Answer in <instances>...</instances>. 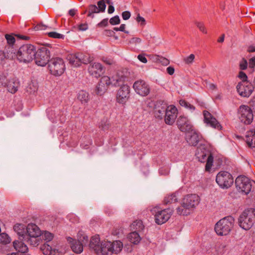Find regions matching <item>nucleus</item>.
Wrapping results in <instances>:
<instances>
[{
  "label": "nucleus",
  "mask_w": 255,
  "mask_h": 255,
  "mask_svg": "<svg viewBox=\"0 0 255 255\" xmlns=\"http://www.w3.org/2000/svg\"><path fill=\"white\" fill-rule=\"evenodd\" d=\"M200 200L199 196L196 194L186 195L182 200L181 206L176 209L177 214L183 216L189 215L191 210L199 204Z\"/></svg>",
  "instance_id": "1"
},
{
  "label": "nucleus",
  "mask_w": 255,
  "mask_h": 255,
  "mask_svg": "<svg viewBox=\"0 0 255 255\" xmlns=\"http://www.w3.org/2000/svg\"><path fill=\"white\" fill-rule=\"evenodd\" d=\"M123 244L120 241H116L113 242L109 241L102 242L100 244V247L96 254L98 255H112L113 254H118L122 250Z\"/></svg>",
  "instance_id": "2"
},
{
  "label": "nucleus",
  "mask_w": 255,
  "mask_h": 255,
  "mask_svg": "<svg viewBox=\"0 0 255 255\" xmlns=\"http://www.w3.org/2000/svg\"><path fill=\"white\" fill-rule=\"evenodd\" d=\"M234 218L230 216L222 218L215 224V232L220 236L229 235L234 227Z\"/></svg>",
  "instance_id": "3"
},
{
  "label": "nucleus",
  "mask_w": 255,
  "mask_h": 255,
  "mask_svg": "<svg viewBox=\"0 0 255 255\" xmlns=\"http://www.w3.org/2000/svg\"><path fill=\"white\" fill-rule=\"evenodd\" d=\"M239 226L245 230H250L255 223V209L245 210L238 219Z\"/></svg>",
  "instance_id": "4"
},
{
  "label": "nucleus",
  "mask_w": 255,
  "mask_h": 255,
  "mask_svg": "<svg viewBox=\"0 0 255 255\" xmlns=\"http://www.w3.org/2000/svg\"><path fill=\"white\" fill-rule=\"evenodd\" d=\"M35 50L36 48L33 45H23L16 52V58L19 62L29 63L33 59Z\"/></svg>",
  "instance_id": "5"
},
{
  "label": "nucleus",
  "mask_w": 255,
  "mask_h": 255,
  "mask_svg": "<svg viewBox=\"0 0 255 255\" xmlns=\"http://www.w3.org/2000/svg\"><path fill=\"white\" fill-rule=\"evenodd\" d=\"M195 155L198 161L201 162H206L205 165V170L210 171L213 163V156L204 147L200 146L197 148Z\"/></svg>",
  "instance_id": "6"
},
{
  "label": "nucleus",
  "mask_w": 255,
  "mask_h": 255,
  "mask_svg": "<svg viewBox=\"0 0 255 255\" xmlns=\"http://www.w3.org/2000/svg\"><path fill=\"white\" fill-rule=\"evenodd\" d=\"M152 215L154 216L155 222L158 225H161L167 222L173 213V210L169 208L161 209L158 206L150 209Z\"/></svg>",
  "instance_id": "7"
},
{
  "label": "nucleus",
  "mask_w": 255,
  "mask_h": 255,
  "mask_svg": "<svg viewBox=\"0 0 255 255\" xmlns=\"http://www.w3.org/2000/svg\"><path fill=\"white\" fill-rule=\"evenodd\" d=\"M48 68L52 74L60 76L65 69V65L62 58H53L48 62Z\"/></svg>",
  "instance_id": "8"
},
{
  "label": "nucleus",
  "mask_w": 255,
  "mask_h": 255,
  "mask_svg": "<svg viewBox=\"0 0 255 255\" xmlns=\"http://www.w3.org/2000/svg\"><path fill=\"white\" fill-rule=\"evenodd\" d=\"M252 181L247 177L243 175L239 176L235 180V184L238 190L244 193L248 194L251 191L252 187ZM253 182L255 183L254 181Z\"/></svg>",
  "instance_id": "9"
},
{
  "label": "nucleus",
  "mask_w": 255,
  "mask_h": 255,
  "mask_svg": "<svg viewBox=\"0 0 255 255\" xmlns=\"http://www.w3.org/2000/svg\"><path fill=\"white\" fill-rule=\"evenodd\" d=\"M35 62L40 66H45L50 61V51L46 47H41L35 51L34 55Z\"/></svg>",
  "instance_id": "10"
},
{
  "label": "nucleus",
  "mask_w": 255,
  "mask_h": 255,
  "mask_svg": "<svg viewBox=\"0 0 255 255\" xmlns=\"http://www.w3.org/2000/svg\"><path fill=\"white\" fill-rule=\"evenodd\" d=\"M238 117L240 121L246 125L250 124L253 120L254 115L252 109L248 106L242 105L238 109Z\"/></svg>",
  "instance_id": "11"
},
{
  "label": "nucleus",
  "mask_w": 255,
  "mask_h": 255,
  "mask_svg": "<svg viewBox=\"0 0 255 255\" xmlns=\"http://www.w3.org/2000/svg\"><path fill=\"white\" fill-rule=\"evenodd\" d=\"M216 181L219 186L223 189L229 188L234 182L232 175L225 171H220L217 174Z\"/></svg>",
  "instance_id": "12"
},
{
  "label": "nucleus",
  "mask_w": 255,
  "mask_h": 255,
  "mask_svg": "<svg viewBox=\"0 0 255 255\" xmlns=\"http://www.w3.org/2000/svg\"><path fill=\"white\" fill-rule=\"evenodd\" d=\"M129 87L127 85H122L117 92V102L120 104H126L129 98Z\"/></svg>",
  "instance_id": "13"
},
{
  "label": "nucleus",
  "mask_w": 255,
  "mask_h": 255,
  "mask_svg": "<svg viewBox=\"0 0 255 255\" xmlns=\"http://www.w3.org/2000/svg\"><path fill=\"white\" fill-rule=\"evenodd\" d=\"M133 88L137 94L143 97L148 95L150 92L149 85L142 80L135 81L133 83Z\"/></svg>",
  "instance_id": "14"
},
{
  "label": "nucleus",
  "mask_w": 255,
  "mask_h": 255,
  "mask_svg": "<svg viewBox=\"0 0 255 255\" xmlns=\"http://www.w3.org/2000/svg\"><path fill=\"white\" fill-rule=\"evenodd\" d=\"M236 88L239 94L243 97H250L254 90V87L251 82L239 83Z\"/></svg>",
  "instance_id": "15"
},
{
  "label": "nucleus",
  "mask_w": 255,
  "mask_h": 255,
  "mask_svg": "<svg viewBox=\"0 0 255 255\" xmlns=\"http://www.w3.org/2000/svg\"><path fill=\"white\" fill-rule=\"evenodd\" d=\"M177 114V109L174 106H168L164 117L165 124L168 125H172L175 122Z\"/></svg>",
  "instance_id": "16"
},
{
  "label": "nucleus",
  "mask_w": 255,
  "mask_h": 255,
  "mask_svg": "<svg viewBox=\"0 0 255 255\" xmlns=\"http://www.w3.org/2000/svg\"><path fill=\"white\" fill-rule=\"evenodd\" d=\"M204 122L207 126L219 130H221L222 126L211 113L207 111H203Z\"/></svg>",
  "instance_id": "17"
},
{
  "label": "nucleus",
  "mask_w": 255,
  "mask_h": 255,
  "mask_svg": "<svg viewBox=\"0 0 255 255\" xmlns=\"http://www.w3.org/2000/svg\"><path fill=\"white\" fill-rule=\"evenodd\" d=\"M88 71L91 76L98 78L104 72V67L99 62L91 63L88 66Z\"/></svg>",
  "instance_id": "18"
},
{
  "label": "nucleus",
  "mask_w": 255,
  "mask_h": 255,
  "mask_svg": "<svg viewBox=\"0 0 255 255\" xmlns=\"http://www.w3.org/2000/svg\"><path fill=\"white\" fill-rule=\"evenodd\" d=\"M177 125L180 131L185 133L193 129L190 121L186 117L184 116H180L178 118Z\"/></svg>",
  "instance_id": "19"
},
{
  "label": "nucleus",
  "mask_w": 255,
  "mask_h": 255,
  "mask_svg": "<svg viewBox=\"0 0 255 255\" xmlns=\"http://www.w3.org/2000/svg\"><path fill=\"white\" fill-rule=\"evenodd\" d=\"M109 77L107 76H103L95 88V92L96 94L100 96L103 95L109 86Z\"/></svg>",
  "instance_id": "20"
},
{
  "label": "nucleus",
  "mask_w": 255,
  "mask_h": 255,
  "mask_svg": "<svg viewBox=\"0 0 255 255\" xmlns=\"http://www.w3.org/2000/svg\"><path fill=\"white\" fill-rule=\"evenodd\" d=\"M201 138V135L194 129L186 132V140L189 144L196 146Z\"/></svg>",
  "instance_id": "21"
},
{
  "label": "nucleus",
  "mask_w": 255,
  "mask_h": 255,
  "mask_svg": "<svg viewBox=\"0 0 255 255\" xmlns=\"http://www.w3.org/2000/svg\"><path fill=\"white\" fill-rule=\"evenodd\" d=\"M26 233L25 235V238H27L29 236L33 237H39L41 235V231L39 227L34 224H29L27 225L26 228Z\"/></svg>",
  "instance_id": "22"
},
{
  "label": "nucleus",
  "mask_w": 255,
  "mask_h": 255,
  "mask_svg": "<svg viewBox=\"0 0 255 255\" xmlns=\"http://www.w3.org/2000/svg\"><path fill=\"white\" fill-rule=\"evenodd\" d=\"M4 86L6 87L7 91L12 94L16 93L19 87V82L16 78L9 79L5 83Z\"/></svg>",
  "instance_id": "23"
},
{
  "label": "nucleus",
  "mask_w": 255,
  "mask_h": 255,
  "mask_svg": "<svg viewBox=\"0 0 255 255\" xmlns=\"http://www.w3.org/2000/svg\"><path fill=\"white\" fill-rule=\"evenodd\" d=\"M67 240L71 244V249L74 252L80 254L83 251L84 244L80 241H76L71 237H68Z\"/></svg>",
  "instance_id": "24"
},
{
  "label": "nucleus",
  "mask_w": 255,
  "mask_h": 255,
  "mask_svg": "<svg viewBox=\"0 0 255 255\" xmlns=\"http://www.w3.org/2000/svg\"><path fill=\"white\" fill-rule=\"evenodd\" d=\"M126 77L119 73H117L115 75L109 77V86H119L122 85L125 81Z\"/></svg>",
  "instance_id": "25"
},
{
  "label": "nucleus",
  "mask_w": 255,
  "mask_h": 255,
  "mask_svg": "<svg viewBox=\"0 0 255 255\" xmlns=\"http://www.w3.org/2000/svg\"><path fill=\"white\" fill-rule=\"evenodd\" d=\"M246 138L248 145L255 152V129L248 131L246 135Z\"/></svg>",
  "instance_id": "26"
},
{
  "label": "nucleus",
  "mask_w": 255,
  "mask_h": 255,
  "mask_svg": "<svg viewBox=\"0 0 255 255\" xmlns=\"http://www.w3.org/2000/svg\"><path fill=\"white\" fill-rule=\"evenodd\" d=\"M167 109V107L165 105L158 106L157 104L154 109L155 117L157 118L162 119L165 116Z\"/></svg>",
  "instance_id": "27"
},
{
  "label": "nucleus",
  "mask_w": 255,
  "mask_h": 255,
  "mask_svg": "<svg viewBox=\"0 0 255 255\" xmlns=\"http://www.w3.org/2000/svg\"><path fill=\"white\" fill-rule=\"evenodd\" d=\"M23 241H15L13 242L14 249L19 253H25L28 250L27 246L23 242Z\"/></svg>",
  "instance_id": "28"
},
{
  "label": "nucleus",
  "mask_w": 255,
  "mask_h": 255,
  "mask_svg": "<svg viewBox=\"0 0 255 255\" xmlns=\"http://www.w3.org/2000/svg\"><path fill=\"white\" fill-rule=\"evenodd\" d=\"M14 231L17 233L19 236V240H23V237L26 233L25 226L22 224H16L13 227Z\"/></svg>",
  "instance_id": "29"
},
{
  "label": "nucleus",
  "mask_w": 255,
  "mask_h": 255,
  "mask_svg": "<svg viewBox=\"0 0 255 255\" xmlns=\"http://www.w3.org/2000/svg\"><path fill=\"white\" fill-rule=\"evenodd\" d=\"M77 99L82 105H87L90 100L89 94L88 92L81 90L78 94Z\"/></svg>",
  "instance_id": "30"
},
{
  "label": "nucleus",
  "mask_w": 255,
  "mask_h": 255,
  "mask_svg": "<svg viewBox=\"0 0 255 255\" xmlns=\"http://www.w3.org/2000/svg\"><path fill=\"white\" fill-rule=\"evenodd\" d=\"M100 240L99 236H94L91 238L89 246L96 253L100 247Z\"/></svg>",
  "instance_id": "31"
},
{
  "label": "nucleus",
  "mask_w": 255,
  "mask_h": 255,
  "mask_svg": "<svg viewBox=\"0 0 255 255\" xmlns=\"http://www.w3.org/2000/svg\"><path fill=\"white\" fill-rule=\"evenodd\" d=\"M79 57L80 65L82 63L87 64L90 63L93 60V57H91L89 54H84L83 53H78Z\"/></svg>",
  "instance_id": "32"
},
{
  "label": "nucleus",
  "mask_w": 255,
  "mask_h": 255,
  "mask_svg": "<svg viewBox=\"0 0 255 255\" xmlns=\"http://www.w3.org/2000/svg\"><path fill=\"white\" fill-rule=\"evenodd\" d=\"M67 59L69 61V63L74 67L80 66L78 53L68 55L67 57Z\"/></svg>",
  "instance_id": "33"
},
{
  "label": "nucleus",
  "mask_w": 255,
  "mask_h": 255,
  "mask_svg": "<svg viewBox=\"0 0 255 255\" xmlns=\"http://www.w3.org/2000/svg\"><path fill=\"white\" fill-rule=\"evenodd\" d=\"M129 241L133 244H137L141 240V238L138 233L136 231H133L129 233L128 235Z\"/></svg>",
  "instance_id": "34"
},
{
  "label": "nucleus",
  "mask_w": 255,
  "mask_h": 255,
  "mask_svg": "<svg viewBox=\"0 0 255 255\" xmlns=\"http://www.w3.org/2000/svg\"><path fill=\"white\" fill-rule=\"evenodd\" d=\"M41 249L44 255H54L53 254L56 252V249H52V247L47 243L44 244L41 247Z\"/></svg>",
  "instance_id": "35"
},
{
  "label": "nucleus",
  "mask_w": 255,
  "mask_h": 255,
  "mask_svg": "<svg viewBox=\"0 0 255 255\" xmlns=\"http://www.w3.org/2000/svg\"><path fill=\"white\" fill-rule=\"evenodd\" d=\"M131 229L134 230V231L140 232L144 229V226L141 220L134 221L130 226Z\"/></svg>",
  "instance_id": "36"
},
{
  "label": "nucleus",
  "mask_w": 255,
  "mask_h": 255,
  "mask_svg": "<svg viewBox=\"0 0 255 255\" xmlns=\"http://www.w3.org/2000/svg\"><path fill=\"white\" fill-rule=\"evenodd\" d=\"M38 237H33V236H29L27 238L23 237L22 241L29 243L30 245L36 247L39 245V240Z\"/></svg>",
  "instance_id": "37"
},
{
  "label": "nucleus",
  "mask_w": 255,
  "mask_h": 255,
  "mask_svg": "<svg viewBox=\"0 0 255 255\" xmlns=\"http://www.w3.org/2000/svg\"><path fill=\"white\" fill-rule=\"evenodd\" d=\"M177 201L178 198L174 193L167 195L164 200V202L165 204H171Z\"/></svg>",
  "instance_id": "38"
},
{
  "label": "nucleus",
  "mask_w": 255,
  "mask_h": 255,
  "mask_svg": "<svg viewBox=\"0 0 255 255\" xmlns=\"http://www.w3.org/2000/svg\"><path fill=\"white\" fill-rule=\"evenodd\" d=\"M142 35L148 41V44L153 43L155 42V36H152L147 30L143 31Z\"/></svg>",
  "instance_id": "39"
},
{
  "label": "nucleus",
  "mask_w": 255,
  "mask_h": 255,
  "mask_svg": "<svg viewBox=\"0 0 255 255\" xmlns=\"http://www.w3.org/2000/svg\"><path fill=\"white\" fill-rule=\"evenodd\" d=\"M179 104L181 106L185 107L186 109L191 111V112H193L195 110V107L193 105L189 103L184 100H180L179 101Z\"/></svg>",
  "instance_id": "40"
},
{
  "label": "nucleus",
  "mask_w": 255,
  "mask_h": 255,
  "mask_svg": "<svg viewBox=\"0 0 255 255\" xmlns=\"http://www.w3.org/2000/svg\"><path fill=\"white\" fill-rule=\"evenodd\" d=\"M99 128L103 130H106L109 129L110 127L109 122L107 119L104 118L102 119L99 124Z\"/></svg>",
  "instance_id": "41"
},
{
  "label": "nucleus",
  "mask_w": 255,
  "mask_h": 255,
  "mask_svg": "<svg viewBox=\"0 0 255 255\" xmlns=\"http://www.w3.org/2000/svg\"><path fill=\"white\" fill-rule=\"evenodd\" d=\"M100 10L99 8L96 5H90L89 6V13L88 16L92 18L94 17V13H99Z\"/></svg>",
  "instance_id": "42"
},
{
  "label": "nucleus",
  "mask_w": 255,
  "mask_h": 255,
  "mask_svg": "<svg viewBox=\"0 0 255 255\" xmlns=\"http://www.w3.org/2000/svg\"><path fill=\"white\" fill-rule=\"evenodd\" d=\"M10 242V239L5 233L0 234V243L7 244Z\"/></svg>",
  "instance_id": "43"
},
{
  "label": "nucleus",
  "mask_w": 255,
  "mask_h": 255,
  "mask_svg": "<svg viewBox=\"0 0 255 255\" xmlns=\"http://www.w3.org/2000/svg\"><path fill=\"white\" fill-rule=\"evenodd\" d=\"M42 237L44 240L47 241V242H49L52 240L54 235L53 234L48 231H44L42 234Z\"/></svg>",
  "instance_id": "44"
},
{
  "label": "nucleus",
  "mask_w": 255,
  "mask_h": 255,
  "mask_svg": "<svg viewBox=\"0 0 255 255\" xmlns=\"http://www.w3.org/2000/svg\"><path fill=\"white\" fill-rule=\"evenodd\" d=\"M194 59L195 55L193 54H191L183 59V62L187 65H191L193 62Z\"/></svg>",
  "instance_id": "45"
},
{
  "label": "nucleus",
  "mask_w": 255,
  "mask_h": 255,
  "mask_svg": "<svg viewBox=\"0 0 255 255\" xmlns=\"http://www.w3.org/2000/svg\"><path fill=\"white\" fill-rule=\"evenodd\" d=\"M248 63L245 58H242V60L240 61L239 67L240 69L242 70H246L248 68Z\"/></svg>",
  "instance_id": "46"
},
{
  "label": "nucleus",
  "mask_w": 255,
  "mask_h": 255,
  "mask_svg": "<svg viewBox=\"0 0 255 255\" xmlns=\"http://www.w3.org/2000/svg\"><path fill=\"white\" fill-rule=\"evenodd\" d=\"M196 25L197 27L199 28L200 31H201L204 34L207 33V30L206 27L204 25V24L201 22H196Z\"/></svg>",
  "instance_id": "47"
},
{
  "label": "nucleus",
  "mask_w": 255,
  "mask_h": 255,
  "mask_svg": "<svg viewBox=\"0 0 255 255\" xmlns=\"http://www.w3.org/2000/svg\"><path fill=\"white\" fill-rule=\"evenodd\" d=\"M5 37L6 39L7 43L9 45H12L15 43V40L14 37L12 34H5Z\"/></svg>",
  "instance_id": "48"
},
{
  "label": "nucleus",
  "mask_w": 255,
  "mask_h": 255,
  "mask_svg": "<svg viewBox=\"0 0 255 255\" xmlns=\"http://www.w3.org/2000/svg\"><path fill=\"white\" fill-rule=\"evenodd\" d=\"M136 21L139 23L140 25L141 26H144L146 25V21L144 17L140 16L139 13L137 14L136 17L135 18Z\"/></svg>",
  "instance_id": "49"
},
{
  "label": "nucleus",
  "mask_w": 255,
  "mask_h": 255,
  "mask_svg": "<svg viewBox=\"0 0 255 255\" xmlns=\"http://www.w3.org/2000/svg\"><path fill=\"white\" fill-rule=\"evenodd\" d=\"M238 77L242 80V81L240 83L250 82L248 80L247 75L245 72L243 71H240L239 73Z\"/></svg>",
  "instance_id": "50"
},
{
  "label": "nucleus",
  "mask_w": 255,
  "mask_h": 255,
  "mask_svg": "<svg viewBox=\"0 0 255 255\" xmlns=\"http://www.w3.org/2000/svg\"><path fill=\"white\" fill-rule=\"evenodd\" d=\"M142 40L139 37H132L128 40V44L136 45L141 42Z\"/></svg>",
  "instance_id": "51"
},
{
  "label": "nucleus",
  "mask_w": 255,
  "mask_h": 255,
  "mask_svg": "<svg viewBox=\"0 0 255 255\" xmlns=\"http://www.w3.org/2000/svg\"><path fill=\"white\" fill-rule=\"evenodd\" d=\"M48 35L49 37H52V38H59V39H61V38H64V35L61 34H60V33H57L56 32H49L48 33Z\"/></svg>",
  "instance_id": "52"
},
{
  "label": "nucleus",
  "mask_w": 255,
  "mask_h": 255,
  "mask_svg": "<svg viewBox=\"0 0 255 255\" xmlns=\"http://www.w3.org/2000/svg\"><path fill=\"white\" fill-rule=\"evenodd\" d=\"M110 23L112 25H117L120 23V19L118 15L115 16L110 19Z\"/></svg>",
  "instance_id": "53"
},
{
  "label": "nucleus",
  "mask_w": 255,
  "mask_h": 255,
  "mask_svg": "<svg viewBox=\"0 0 255 255\" xmlns=\"http://www.w3.org/2000/svg\"><path fill=\"white\" fill-rule=\"evenodd\" d=\"M98 8L100 10V12H104L105 10L106 5L104 3V1L100 0L98 2Z\"/></svg>",
  "instance_id": "54"
},
{
  "label": "nucleus",
  "mask_w": 255,
  "mask_h": 255,
  "mask_svg": "<svg viewBox=\"0 0 255 255\" xmlns=\"http://www.w3.org/2000/svg\"><path fill=\"white\" fill-rule=\"evenodd\" d=\"M122 15L124 20H128L130 18L131 14L128 11H125L122 13Z\"/></svg>",
  "instance_id": "55"
},
{
  "label": "nucleus",
  "mask_w": 255,
  "mask_h": 255,
  "mask_svg": "<svg viewBox=\"0 0 255 255\" xmlns=\"http://www.w3.org/2000/svg\"><path fill=\"white\" fill-rule=\"evenodd\" d=\"M108 24V19L105 18L102 20L101 22L98 24V26L100 27H103L106 26Z\"/></svg>",
  "instance_id": "56"
},
{
  "label": "nucleus",
  "mask_w": 255,
  "mask_h": 255,
  "mask_svg": "<svg viewBox=\"0 0 255 255\" xmlns=\"http://www.w3.org/2000/svg\"><path fill=\"white\" fill-rule=\"evenodd\" d=\"M47 26L43 24L40 23L37 24L34 27L35 30H45Z\"/></svg>",
  "instance_id": "57"
},
{
  "label": "nucleus",
  "mask_w": 255,
  "mask_h": 255,
  "mask_svg": "<svg viewBox=\"0 0 255 255\" xmlns=\"http://www.w3.org/2000/svg\"><path fill=\"white\" fill-rule=\"evenodd\" d=\"M138 59L143 63H146L147 62V59L144 54H139L137 56Z\"/></svg>",
  "instance_id": "58"
},
{
  "label": "nucleus",
  "mask_w": 255,
  "mask_h": 255,
  "mask_svg": "<svg viewBox=\"0 0 255 255\" xmlns=\"http://www.w3.org/2000/svg\"><path fill=\"white\" fill-rule=\"evenodd\" d=\"M102 60L105 63L108 65H112L114 63V61L112 59L108 57H103L102 58Z\"/></svg>",
  "instance_id": "59"
},
{
  "label": "nucleus",
  "mask_w": 255,
  "mask_h": 255,
  "mask_svg": "<svg viewBox=\"0 0 255 255\" xmlns=\"http://www.w3.org/2000/svg\"><path fill=\"white\" fill-rule=\"evenodd\" d=\"M249 65L250 68H254L255 67V56L249 59Z\"/></svg>",
  "instance_id": "60"
},
{
  "label": "nucleus",
  "mask_w": 255,
  "mask_h": 255,
  "mask_svg": "<svg viewBox=\"0 0 255 255\" xmlns=\"http://www.w3.org/2000/svg\"><path fill=\"white\" fill-rule=\"evenodd\" d=\"M88 25L86 23H82L78 25V30L85 31L88 29Z\"/></svg>",
  "instance_id": "61"
},
{
  "label": "nucleus",
  "mask_w": 255,
  "mask_h": 255,
  "mask_svg": "<svg viewBox=\"0 0 255 255\" xmlns=\"http://www.w3.org/2000/svg\"><path fill=\"white\" fill-rule=\"evenodd\" d=\"M167 72L170 75H172L174 73V68L173 67L169 66L166 69Z\"/></svg>",
  "instance_id": "62"
},
{
  "label": "nucleus",
  "mask_w": 255,
  "mask_h": 255,
  "mask_svg": "<svg viewBox=\"0 0 255 255\" xmlns=\"http://www.w3.org/2000/svg\"><path fill=\"white\" fill-rule=\"evenodd\" d=\"M80 240L83 242L82 243L84 245H86L88 243V237L86 235L83 236V239L80 238Z\"/></svg>",
  "instance_id": "63"
},
{
  "label": "nucleus",
  "mask_w": 255,
  "mask_h": 255,
  "mask_svg": "<svg viewBox=\"0 0 255 255\" xmlns=\"http://www.w3.org/2000/svg\"><path fill=\"white\" fill-rule=\"evenodd\" d=\"M247 51L249 52H255V45H250L248 46Z\"/></svg>",
  "instance_id": "64"
}]
</instances>
